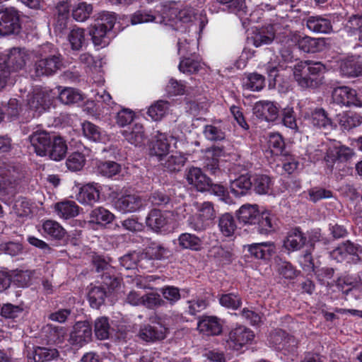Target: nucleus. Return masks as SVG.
<instances>
[{"label":"nucleus","instance_id":"obj_30","mask_svg":"<svg viewBox=\"0 0 362 362\" xmlns=\"http://www.w3.org/2000/svg\"><path fill=\"white\" fill-rule=\"evenodd\" d=\"M83 136L94 142L106 143L109 141L108 135L99 127L90 122L86 121L81 124Z\"/></svg>","mask_w":362,"mask_h":362},{"label":"nucleus","instance_id":"obj_10","mask_svg":"<svg viewBox=\"0 0 362 362\" xmlns=\"http://www.w3.org/2000/svg\"><path fill=\"white\" fill-rule=\"evenodd\" d=\"M114 105L110 95L105 90L101 89L94 95V101L88 102L87 108L89 112L96 115H107L111 114V109Z\"/></svg>","mask_w":362,"mask_h":362},{"label":"nucleus","instance_id":"obj_26","mask_svg":"<svg viewBox=\"0 0 362 362\" xmlns=\"http://www.w3.org/2000/svg\"><path fill=\"white\" fill-rule=\"evenodd\" d=\"M38 231L46 238L60 240L66 235V230L56 221L46 220L42 221Z\"/></svg>","mask_w":362,"mask_h":362},{"label":"nucleus","instance_id":"obj_57","mask_svg":"<svg viewBox=\"0 0 362 362\" xmlns=\"http://www.w3.org/2000/svg\"><path fill=\"white\" fill-rule=\"evenodd\" d=\"M95 334L98 339L103 340L108 338L110 334V325L108 319L105 317H98L95 322Z\"/></svg>","mask_w":362,"mask_h":362},{"label":"nucleus","instance_id":"obj_15","mask_svg":"<svg viewBox=\"0 0 362 362\" xmlns=\"http://www.w3.org/2000/svg\"><path fill=\"white\" fill-rule=\"evenodd\" d=\"M246 247L252 257L264 263L269 262L276 253V246L272 241L252 243L247 245Z\"/></svg>","mask_w":362,"mask_h":362},{"label":"nucleus","instance_id":"obj_20","mask_svg":"<svg viewBox=\"0 0 362 362\" xmlns=\"http://www.w3.org/2000/svg\"><path fill=\"white\" fill-rule=\"evenodd\" d=\"M168 329L160 322L153 325H146L141 327L139 337L145 341H155L165 338Z\"/></svg>","mask_w":362,"mask_h":362},{"label":"nucleus","instance_id":"obj_64","mask_svg":"<svg viewBox=\"0 0 362 362\" xmlns=\"http://www.w3.org/2000/svg\"><path fill=\"white\" fill-rule=\"evenodd\" d=\"M345 29L351 36L358 35L362 30V15L351 16L345 25Z\"/></svg>","mask_w":362,"mask_h":362},{"label":"nucleus","instance_id":"obj_9","mask_svg":"<svg viewBox=\"0 0 362 362\" xmlns=\"http://www.w3.org/2000/svg\"><path fill=\"white\" fill-rule=\"evenodd\" d=\"M56 93H53L50 90H35L32 95L28 96V105L29 108L35 113L33 116H36L50 108L52 105Z\"/></svg>","mask_w":362,"mask_h":362},{"label":"nucleus","instance_id":"obj_40","mask_svg":"<svg viewBox=\"0 0 362 362\" xmlns=\"http://www.w3.org/2000/svg\"><path fill=\"white\" fill-rule=\"evenodd\" d=\"M67 151V146L63 138L55 136L48 149L49 156L52 160L59 161L64 158Z\"/></svg>","mask_w":362,"mask_h":362},{"label":"nucleus","instance_id":"obj_35","mask_svg":"<svg viewBox=\"0 0 362 362\" xmlns=\"http://www.w3.org/2000/svg\"><path fill=\"white\" fill-rule=\"evenodd\" d=\"M203 134L209 141H222L226 137L224 124L221 120H216L204 126Z\"/></svg>","mask_w":362,"mask_h":362},{"label":"nucleus","instance_id":"obj_32","mask_svg":"<svg viewBox=\"0 0 362 362\" xmlns=\"http://www.w3.org/2000/svg\"><path fill=\"white\" fill-rule=\"evenodd\" d=\"M197 329L206 335H218L221 332L219 320L214 316L202 317L198 322Z\"/></svg>","mask_w":362,"mask_h":362},{"label":"nucleus","instance_id":"obj_54","mask_svg":"<svg viewBox=\"0 0 362 362\" xmlns=\"http://www.w3.org/2000/svg\"><path fill=\"white\" fill-rule=\"evenodd\" d=\"M276 270L279 275L286 279H293L298 274V271L291 262L281 259L277 262Z\"/></svg>","mask_w":362,"mask_h":362},{"label":"nucleus","instance_id":"obj_52","mask_svg":"<svg viewBox=\"0 0 362 362\" xmlns=\"http://www.w3.org/2000/svg\"><path fill=\"white\" fill-rule=\"evenodd\" d=\"M57 10L59 14L58 19L55 24V30L62 32L67 26L68 13L69 6L66 1H61L57 6Z\"/></svg>","mask_w":362,"mask_h":362},{"label":"nucleus","instance_id":"obj_34","mask_svg":"<svg viewBox=\"0 0 362 362\" xmlns=\"http://www.w3.org/2000/svg\"><path fill=\"white\" fill-rule=\"evenodd\" d=\"M268 342L270 346L277 350L287 349L291 343H294V339L289 337L283 330H276L272 332L268 337Z\"/></svg>","mask_w":362,"mask_h":362},{"label":"nucleus","instance_id":"obj_17","mask_svg":"<svg viewBox=\"0 0 362 362\" xmlns=\"http://www.w3.org/2000/svg\"><path fill=\"white\" fill-rule=\"evenodd\" d=\"M177 139L173 135L158 132L155 136V141L151 148V154L158 157V160L165 156L173 144L176 147Z\"/></svg>","mask_w":362,"mask_h":362},{"label":"nucleus","instance_id":"obj_47","mask_svg":"<svg viewBox=\"0 0 362 362\" xmlns=\"http://www.w3.org/2000/svg\"><path fill=\"white\" fill-rule=\"evenodd\" d=\"M114 218L113 214L101 206L93 209L90 214V221L97 224L104 225L110 223L113 221Z\"/></svg>","mask_w":362,"mask_h":362},{"label":"nucleus","instance_id":"obj_3","mask_svg":"<svg viewBox=\"0 0 362 362\" xmlns=\"http://www.w3.org/2000/svg\"><path fill=\"white\" fill-rule=\"evenodd\" d=\"M40 57L35 64V71L37 76H50L61 69L63 66L62 55L54 49L50 43L42 45L37 51Z\"/></svg>","mask_w":362,"mask_h":362},{"label":"nucleus","instance_id":"obj_29","mask_svg":"<svg viewBox=\"0 0 362 362\" xmlns=\"http://www.w3.org/2000/svg\"><path fill=\"white\" fill-rule=\"evenodd\" d=\"M124 139L135 146H141L145 144L146 136L144 127L139 122H134L132 127L121 132Z\"/></svg>","mask_w":362,"mask_h":362},{"label":"nucleus","instance_id":"obj_8","mask_svg":"<svg viewBox=\"0 0 362 362\" xmlns=\"http://www.w3.org/2000/svg\"><path fill=\"white\" fill-rule=\"evenodd\" d=\"M359 253H362L361 245L346 241L334 249L330 252V257L338 262H346L356 264L362 259V257H359Z\"/></svg>","mask_w":362,"mask_h":362},{"label":"nucleus","instance_id":"obj_33","mask_svg":"<svg viewBox=\"0 0 362 362\" xmlns=\"http://www.w3.org/2000/svg\"><path fill=\"white\" fill-rule=\"evenodd\" d=\"M54 209L57 215L63 219H69L77 216L80 209L75 202L69 200L56 203Z\"/></svg>","mask_w":362,"mask_h":362},{"label":"nucleus","instance_id":"obj_63","mask_svg":"<svg viewBox=\"0 0 362 362\" xmlns=\"http://www.w3.org/2000/svg\"><path fill=\"white\" fill-rule=\"evenodd\" d=\"M143 256V255H140L139 252H133L121 257L119 262L121 266L126 269H134L140 262Z\"/></svg>","mask_w":362,"mask_h":362},{"label":"nucleus","instance_id":"obj_48","mask_svg":"<svg viewBox=\"0 0 362 362\" xmlns=\"http://www.w3.org/2000/svg\"><path fill=\"white\" fill-rule=\"evenodd\" d=\"M169 106L167 101L158 100L149 107L147 114L153 120L159 121L168 112Z\"/></svg>","mask_w":362,"mask_h":362},{"label":"nucleus","instance_id":"obj_11","mask_svg":"<svg viewBox=\"0 0 362 362\" xmlns=\"http://www.w3.org/2000/svg\"><path fill=\"white\" fill-rule=\"evenodd\" d=\"M20 28L19 15L16 10L11 8L0 11L1 35L17 33Z\"/></svg>","mask_w":362,"mask_h":362},{"label":"nucleus","instance_id":"obj_46","mask_svg":"<svg viewBox=\"0 0 362 362\" xmlns=\"http://www.w3.org/2000/svg\"><path fill=\"white\" fill-rule=\"evenodd\" d=\"M218 228L224 236H232L237 228L234 217L228 213L221 215L218 220Z\"/></svg>","mask_w":362,"mask_h":362},{"label":"nucleus","instance_id":"obj_16","mask_svg":"<svg viewBox=\"0 0 362 362\" xmlns=\"http://www.w3.org/2000/svg\"><path fill=\"white\" fill-rule=\"evenodd\" d=\"M30 54L25 49L13 48L9 53L0 55L6 57L5 69L11 71H17L24 67L30 59Z\"/></svg>","mask_w":362,"mask_h":362},{"label":"nucleus","instance_id":"obj_25","mask_svg":"<svg viewBox=\"0 0 362 362\" xmlns=\"http://www.w3.org/2000/svg\"><path fill=\"white\" fill-rule=\"evenodd\" d=\"M304 117L314 126L320 129L330 130L334 128L332 119L323 108H315L310 114L305 113Z\"/></svg>","mask_w":362,"mask_h":362},{"label":"nucleus","instance_id":"obj_62","mask_svg":"<svg viewBox=\"0 0 362 362\" xmlns=\"http://www.w3.org/2000/svg\"><path fill=\"white\" fill-rule=\"evenodd\" d=\"M223 5H226L231 12L235 13L240 18L246 13L247 7L245 0H217Z\"/></svg>","mask_w":362,"mask_h":362},{"label":"nucleus","instance_id":"obj_27","mask_svg":"<svg viewBox=\"0 0 362 362\" xmlns=\"http://www.w3.org/2000/svg\"><path fill=\"white\" fill-rule=\"evenodd\" d=\"M28 362H45L51 361L58 356V351L55 349L33 346L27 349Z\"/></svg>","mask_w":362,"mask_h":362},{"label":"nucleus","instance_id":"obj_42","mask_svg":"<svg viewBox=\"0 0 362 362\" xmlns=\"http://www.w3.org/2000/svg\"><path fill=\"white\" fill-rule=\"evenodd\" d=\"M178 244L182 249L199 251L202 247V240L194 234L184 233L179 235Z\"/></svg>","mask_w":362,"mask_h":362},{"label":"nucleus","instance_id":"obj_50","mask_svg":"<svg viewBox=\"0 0 362 362\" xmlns=\"http://www.w3.org/2000/svg\"><path fill=\"white\" fill-rule=\"evenodd\" d=\"M107 293L105 288L100 286H93L88 292V300L93 308H98L105 301Z\"/></svg>","mask_w":362,"mask_h":362},{"label":"nucleus","instance_id":"obj_28","mask_svg":"<svg viewBox=\"0 0 362 362\" xmlns=\"http://www.w3.org/2000/svg\"><path fill=\"white\" fill-rule=\"evenodd\" d=\"M186 179L189 185H193L200 192L206 191L210 186V179L199 168H189L186 175Z\"/></svg>","mask_w":362,"mask_h":362},{"label":"nucleus","instance_id":"obj_41","mask_svg":"<svg viewBox=\"0 0 362 362\" xmlns=\"http://www.w3.org/2000/svg\"><path fill=\"white\" fill-rule=\"evenodd\" d=\"M252 185V181L250 177L247 175H243L231 182L230 192L235 197L243 196L246 194Z\"/></svg>","mask_w":362,"mask_h":362},{"label":"nucleus","instance_id":"obj_21","mask_svg":"<svg viewBox=\"0 0 362 362\" xmlns=\"http://www.w3.org/2000/svg\"><path fill=\"white\" fill-rule=\"evenodd\" d=\"M279 107L270 101H259L253 107L254 115L263 120L274 121L279 115Z\"/></svg>","mask_w":362,"mask_h":362},{"label":"nucleus","instance_id":"obj_14","mask_svg":"<svg viewBox=\"0 0 362 362\" xmlns=\"http://www.w3.org/2000/svg\"><path fill=\"white\" fill-rule=\"evenodd\" d=\"M253 332L243 326H239L230 331L227 340L228 348L240 351L245 345L252 341L254 339Z\"/></svg>","mask_w":362,"mask_h":362},{"label":"nucleus","instance_id":"obj_18","mask_svg":"<svg viewBox=\"0 0 362 362\" xmlns=\"http://www.w3.org/2000/svg\"><path fill=\"white\" fill-rule=\"evenodd\" d=\"M102 186L96 182H89L79 188L76 194L78 202L84 205H93L100 199Z\"/></svg>","mask_w":362,"mask_h":362},{"label":"nucleus","instance_id":"obj_56","mask_svg":"<svg viewBox=\"0 0 362 362\" xmlns=\"http://www.w3.org/2000/svg\"><path fill=\"white\" fill-rule=\"evenodd\" d=\"M197 214L204 220L208 224L209 221L215 218V210L212 203L209 202H204L203 203H197L195 204Z\"/></svg>","mask_w":362,"mask_h":362},{"label":"nucleus","instance_id":"obj_38","mask_svg":"<svg viewBox=\"0 0 362 362\" xmlns=\"http://www.w3.org/2000/svg\"><path fill=\"white\" fill-rule=\"evenodd\" d=\"M67 40L71 49L76 51L82 49L88 44L85 30L80 28H73L67 35Z\"/></svg>","mask_w":362,"mask_h":362},{"label":"nucleus","instance_id":"obj_61","mask_svg":"<svg viewBox=\"0 0 362 362\" xmlns=\"http://www.w3.org/2000/svg\"><path fill=\"white\" fill-rule=\"evenodd\" d=\"M86 158L83 153L74 152L70 154L66 159V165L71 171H78L83 168Z\"/></svg>","mask_w":362,"mask_h":362},{"label":"nucleus","instance_id":"obj_39","mask_svg":"<svg viewBox=\"0 0 362 362\" xmlns=\"http://www.w3.org/2000/svg\"><path fill=\"white\" fill-rule=\"evenodd\" d=\"M307 28L314 33H329L332 30L330 21L321 16H310L306 22Z\"/></svg>","mask_w":362,"mask_h":362},{"label":"nucleus","instance_id":"obj_45","mask_svg":"<svg viewBox=\"0 0 362 362\" xmlns=\"http://www.w3.org/2000/svg\"><path fill=\"white\" fill-rule=\"evenodd\" d=\"M121 170V166L114 161H97L95 171L97 173L106 177H112L117 175Z\"/></svg>","mask_w":362,"mask_h":362},{"label":"nucleus","instance_id":"obj_37","mask_svg":"<svg viewBox=\"0 0 362 362\" xmlns=\"http://www.w3.org/2000/svg\"><path fill=\"white\" fill-rule=\"evenodd\" d=\"M237 216L240 222L245 224H256L259 212L255 204H244L238 211Z\"/></svg>","mask_w":362,"mask_h":362},{"label":"nucleus","instance_id":"obj_55","mask_svg":"<svg viewBox=\"0 0 362 362\" xmlns=\"http://www.w3.org/2000/svg\"><path fill=\"white\" fill-rule=\"evenodd\" d=\"M43 332L46 334L47 341L49 343H59L62 341L66 332L62 327L47 325L43 329Z\"/></svg>","mask_w":362,"mask_h":362},{"label":"nucleus","instance_id":"obj_5","mask_svg":"<svg viewBox=\"0 0 362 362\" xmlns=\"http://www.w3.org/2000/svg\"><path fill=\"white\" fill-rule=\"evenodd\" d=\"M184 217V215L179 214L178 210L162 211L153 209L148 213L146 223L155 232L166 233L173 230Z\"/></svg>","mask_w":362,"mask_h":362},{"label":"nucleus","instance_id":"obj_53","mask_svg":"<svg viewBox=\"0 0 362 362\" xmlns=\"http://www.w3.org/2000/svg\"><path fill=\"white\" fill-rule=\"evenodd\" d=\"M178 68L182 73L195 74L202 68V64L198 58L194 57H185L180 60Z\"/></svg>","mask_w":362,"mask_h":362},{"label":"nucleus","instance_id":"obj_36","mask_svg":"<svg viewBox=\"0 0 362 362\" xmlns=\"http://www.w3.org/2000/svg\"><path fill=\"white\" fill-rule=\"evenodd\" d=\"M275 31L274 25H269L265 28H262L251 37L252 44L256 47L271 44L275 37Z\"/></svg>","mask_w":362,"mask_h":362},{"label":"nucleus","instance_id":"obj_19","mask_svg":"<svg viewBox=\"0 0 362 362\" xmlns=\"http://www.w3.org/2000/svg\"><path fill=\"white\" fill-rule=\"evenodd\" d=\"M92 330L90 325L85 322H77L70 334L69 342L72 345L82 346L91 339Z\"/></svg>","mask_w":362,"mask_h":362},{"label":"nucleus","instance_id":"obj_60","mask_svg":"<svg viewBox=\"0 0 362 362\" xmlns=\"http://www.w3.org/2000/svg\"><path fill=\"white\" fill-rule=\"evenodd\" d=\"M244 86L251 90L259 91L264 86V77L256 73L250 74L244 81Z\"/></svg>","mask_w":362,"mask_h":362},{"label":"nucleus","instance_id":"obj_1","mask_svg":"<svg viewBox=\"0 0 362 362\" xmlns=\"http://www.w3.org/2000/svg\"><path fill=\"white\" fill-rule=\"evenodd\" d=\"M157 17L150 12L137 11L131 17L132 25L148 22L163 23L175 27L179 33L177 42V52L180 55L185 56L192 51L191 46L195 45L194 38L197 37V33L201 32L206 21L200 19L197 22V16L189 8L180 9L173 4L171 6H164L163 14L160 20L156 21Z\"/></svg>","mask_w":362,"mask_h":362},{"label":"nucleus","instance_id":"obj_31","mask_svg":"<svg viewBox=\"0 0 362 362\" xmlns=\"http://www.w3.org/2000/svg\"><path fill=\"white\" fill-rule=\"evenodd\" d=\"M187 158L185 154L181 152L168 153L163 157L159 162L165 168L170 172L180 171L185 165Z\"/></svg>","mask_w":362,"mask_h":362},{"label":"nucleus","instance_id":"obj_22","mask_svg":"<svg viewBox=\"0 0 362 362\" xmlns=\"http://www.w3.org/2000/svg\"><path fill=\"white\" fill-rule=\"evenodd\" d=\"M29 139L37 155L45 156L47 154L51 144V137L47 132L36 131L29 136Z\"/></svg>","mask_w":362,"mask_h":362},{"label":"nucleus","instance_id":"obj_6","mask_svg":"<svg viewBox=\"0 0 362 362\" xmlns=\"http://www.w3.org/2000/svg\"><path fill=\"white\" fill-rule=\"evenodd\" d=\"M116 16L114 13L103 11L99 15V21L92 26L90 35L95 47H105L110 42V31L113 28Z\"/></svg>","mask_w":362,"mask_h":362},{"label":"nucleus","instance_id":"obj_51","mask_svg":"<svg viewBox=\"0 0 362 362\" xmlns=\"http://www.w3.org/2000/svg\"><path fill=\"white\" fill-rule=\"evenodd\" d=\"M59 99L64 104L76 103L83 99L82 93L73 88H65L59 92Z\"/></svg>","mask_w":362,"mask_h":362},{"label":"nucleus","instance_id":"obj_44","mask_svg":"<svg viewBox=\"0 0 362 362\" xmlns=\"http://www.w3.org/2000/svg\"><path fill=\"white\" fill-rule=\"evenodd\" d=\"M273 182L265 175H257L252 180V187L255 192L259 194H269L272 192Z\"/></svg>","mask_w":362,"mask_h":362},{"label":"nucleus","instance_id":"obj_43","mask_svg":"<svg viewBox=\"0 0 362 362\" xmlns=\"http://www.w3.org/2000/svg\"><path fill=\"white\" fill-rule=\"evenodd\" d=\"M339 69L341 75L347 77H356L362 74V65L353 58L341 60Z\"/></svg>","mask_w":362,"mask_h":362},{"label":"nucleus","instance_id":"obj_23","mask_svg":"<svg viewBox=\"0 0 362 362\" xmlns=\"http://www.w3.org/2000/svg\"><path fill=\"white\" fill-rule=\"evenodd\" d=\"M308 243L305 234L298 228L290 230L283 243V247L289 252L300 250Z\"/></svg>","mask_w":362,"mask_h":362},{"label":"nucleus","instance_id":"obj_7","mask_svg":"<svg viewBox=\"0 0 362 362\" xmlns=\"http://www.w3.org/2000/svg\"><path fill=\"white\" fill-rule=\"evenodd\" d=\"M282 42L288 46L298 45V48L306 53L320 52L325 47L323 38H315L309 36H301L297 33H289Z\"/></svg>","mask_w":362,"mask_h":362},{"label":"nucleus","instance_id":"obj_13","mask_svg":"<svg viewBox=\"0 0 362 362\" xmlns=\"http://www.w3.org/2000/svg\"><path fill=\"white\" fill-rule=\"evenodd\" d=\"M332 98L336 103L341 105L362 107V100L356 91L348 86L335 88L332 92Z\"/></svg>","mask_w":362,"mask_h":362},{"label":"nucleus","instance_id":"obj_58","mask_svg":"<svg viewBox=\"0 0 362 362\" xmlns=\"http://www.w3.org/2000/svg\"><path fill=\"white\" fill-rule=\"evenodd\" d=\"M13 209L15 214L20 217H30L33 213L31 203L24 198L16 200Z\"/></svg>","mask_w":362,"mask_h":362},{"label":"nucleus","instance_id":"obj_24","mask_svg":"<svg viewBox=\"0 0 362 362\" xmlns=\"http://www.w3.org/2000/svg\"><path fill=\"white\" fill-rule=\"evenodd\" d=\"M256 224L257 225V230L258 233L262 235L270 234L279 228L276 216L267 210L259 213Z\"/></svg>","mask_w":362,"mask_h":362},{"label":"nucleus","instance_id":"obj_4","mask_svg":"<svg viewBox=\"0 0 362 362\" xmlns=\"http://www.w3.org/2000/svg\"><path fill=\"white\" fill-rule=\"evenodd\" d=\"M327 67L320 62L310 60L298 62L293 69V76L302 88H310L317 85V78L323 74Z\"/></svg>","mask_w":362,"mask_h":362},{"label":"nucleus","instance_id":"obj_12","mask_svg":"<svg viewBox=\"0 0 362 362\" xmlns=\"http://www.w3.org/2000/svg\"><path fill=\"white\" fill-rule=\"evenodd\" d=\"M146 205V201L137 194H125L118 197L115 202V208L122 214L134 213Z\"/></svg>","mask_w":362,"mask_h":362},{"label":"nucleus","instance_id":"obj_2","mask_svg":"<svg viewBox=\"0 0 362 362\" xmlns=\"http://www.w3.org/2000/svg\"><path fill=\"white\" fill-rule=\"evenodd\" d=\"M310 158L313 161L324 158L328 165L332 166L336 162H349L354 156V151L339 142H332L329 144H322L314 152L309 151Z\"/></svg>","mask_w":362,"mask_h":362},{"label":"nucleus","instance_id":"obj_49","mask_svg":"<svg viewBox=\"0 0 362 362\" xmlns=\"http://www.w3.org/2000/svg\"><path fill=\"white\" fill-rule=\"evenodd\" d=\"M93 6L85 1L76 4L72 8V16L78 22H84L92 13Z\"/></svg>","mask_w":362,"mask_h":362},{"label":"nucleus","instance_id":"obj_59","mask_svg":"<svg viewBox=\"0 0 362 362\" xmlns=\"http://www.w3.org/2000/svg\"><path fill=\"white\" fill-rule=\"evenodd\" d=\"M267 144L271 153L276 156L281 154L284 148V141L281 136L278 133L270 134Z\"/></svg>","mask_w":362,"mask_h":362}]
</instances>
